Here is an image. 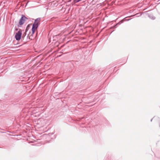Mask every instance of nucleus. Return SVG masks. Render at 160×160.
<instances>
[{"label": "nucleus", "instance_id": "1", "mask_svg": "<svg viewBox=\"0 0 160 160\" xmlns=\"http://www.w3.org/2000/svg\"><path fill=\"white\" fill-rule=\"evenodd\" d=\"M40 21V18H38L35 20V21L33 25L32 28V32H30L29 34L28 35L29 37L31 36H32L35 32V31L37 29V28L38 27V23H39Z\"/></svg>", "mask_w": 160, "mask_h": 160}, {"label": "nucleus", "instance_id": "2", "mask_svg": "<svg viewBox=\"0 0 160 160\" xmlns=\"http://www.w3.org/2000/svg\"><path fill=\"white\" fill-rule=\"evenodd\" d=\"M22 34V31L20 29L15 34V38L16 40L18 41L21 38Z\"/></svg>", "mask_w": 160, "mask_h": 160}, {"label": "nucleus", "instance_id": "3", "mask_svg": "<svg viewBox=\"0 0 160 160\" xmlns=\"http://www.w3.org/2000/svg\"><path fill=\"white\" fill-rule=\"evenodd\" d=\"M26 19H27L26 17L24 16H22L19 22V25H22L24 23Z\"/></svg>", "mask_w": 160, "mask_h": 160}, {"label": "nucleus", "instance_id": "4", "mask_svg": "<svg viewBox=\"0 0 160 160\" xmlns=\"http://www.w3.org/2000/svg\"><path fill=\"white\" fill-rule=\"evenodd\" d=\"M29 25H29L28 26V27H27V28L26 29V31H25V32H24V33L22 34V38H24V37H25V36L26 35V32L27 31V30H28V28Z\"/></svg>", "mask_w": 160, "mask_h": 160}]
</instances>
